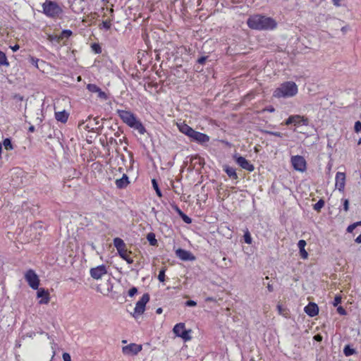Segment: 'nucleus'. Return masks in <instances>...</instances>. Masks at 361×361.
I'll list each match as a JSON object with an SVG mask.
<instances>
[{"label": "nucleus", "mask_w": 361, "mask_h": 361, "mask_svg": "<svg viewBox=\"0 0 361 361\" xmlns=\"http://www.w3.org/2000/svg\"><path fill=\"white\" fill-rule=\"evenodd\" d=\"M247 24L250 28L258 30H274L277 26V23L272 18L259 14L250 16Z\"/></svg>", "instance_id": "obj_1"}, {"label": "nucleus", "mask_w": 361, "mask_h": 361, "mask_svg": "<svg viewBox=\"0 0 361 361\" xmlns=\"http://www.w3.org/2000/svg\"><path fill=\"white\" fill-rule=\"evenodd\" d=\"M116 112L123 123H125L129 127L137 130L140 134H145L146 129L141 121L137 118L135 114L130 111L121 109H118Z\"/></svg>", "instance_id": "obj_2"}, {"label": "nucleus", "mask_w": 361, "mask_h": 361, "mask_svg": "<svg viewBox=\"0 0 361 361\" xmlns=\"http://www.w3.org/2000/svg\"><path fill=\"white\" fill-rule=\"evenodd\" d=\"M298 85L292 81L284 82L277 87L273 96L276 98H288L293 97L298 94Z\"/></svg>", "instance_id": "obj_3"}, {"label": "nucleus", "mask_w": 361, "mask_h": 361, "mask_svg": "<svg viewBox=\"0 0 361 361\" xmlns=\"http://www.w3.org/2000/svg\"><path fill=\"white\" fill-rule=\"evenodd\" d=\"M42 8L44 13L51 18L59 16L63 12L59 5L56 2L51 0H46L45 2L42 4Z\"/></svg>", "instance_id": "obj_4"}, {"label": "nucleus", "mask_w": 361, "mask_h": 361, "mask_svg": "<svg viewBox=\"0 0 361 361\" xmlns=\"http://www.w3.org/2000/svg\"><path fill=\"white\" fill-rule=\"evenodd\" d=\"M149 295L148 293H145L135 304L134 312L133 313V316L134 317H137V316L144 313L146 304L149 302Z\"/></svg>", "instance_id": "obj_5"}, {"label": "nucleus", "mask_w": 361, "mask_h": 361, "mask_svg": "<svg viewBox=\"0 0 361 361\" xmlns=\"http://www.w3.org/2000/svg\"><path fill=\"white\" fill-rule=\"evenodd\" d=\"M25 279L28 285L34 290L38 289L39 279L37 274L32 269L27 270L25 274Z\"/></svg>", "instance_id": "obj_6"}, {"label": "nucleus", "mask_w": 361, "mask_h": 361, "mask_svg": "<svg viewBox=\"0 0 361 361\" xmlns=\"http://www.w3.org/2000/svg\"><path fill=\"white\" fill-rule=\"evenodd\" d=\"M291 164L296 171L304 172L307 169V162L305 158L300 155L293 156L291 157Z\"/></svg>", "instance_id": "obj_7"}, {"label": "nucleus", "mask_w": 361, "mask_h": 361, "mask_svg": "<svg viewBox=\"0 0 361 361\" xmlns=\"http://www.w3.org/2000/svg\"><path fill=\"white\" fill-rule=\"evenodd\" d=\"M173 331L177 336L182 338L185 341L191 339V336L189 335L190 331H187L185 329L183 323L176 324Z\"/></svg>", "instance_id": "obj_8"}, {"label": "nucleus", "mask_w": 361, "mask_h": 361, "mask_svg": "<svg viewBox=\"0 0 361 361\" xmlns=\"http://www.w3.org/2000/svg\"><path fill=\"white\" fill-rule=\"evenodd\" d=\"M235 160L236 163L243 169L247 170L250 172L254 171L255 167L253 164H252L249 161H247L245 157L241 156H234Z\"/></svg>", "instance_id": "obj_9"}, {"label": "nucleus", "mask_w": 361, "mask_h": 361, "mask_svg": "<svg viewBox=\"0 0 361 361\" xmlns=\"http://www.w3.org/2000/svg\"><path fill=\"white\" fill-rule=\"evenodd\" d=\"M107 273L106 268L104 265H99L97 267L92 268L90 271V276L94 279H100L104 275Z\"/></svg>", "instance_id": "obj_10"}, {"label": "nucleus", "mask_w": 361, "mask_h": 361, "mask_svg": "<svg viewBox=\"0 0 361 361\" xmlns=\"http://www.w3.org/2000/svg\"><path fill=\"white\" fill-rule=\"evenodd\" d=\"M142 345L135 343H130L128 345L123 347L122 351L125 355H137L142 350Z\"/></svg>", "instance_id": "obj_11"}, {"label": "nucleus", "mask_w": 361, "mask_h": 361, "mask_svg": "<svg viewBox=\"0 0 361 361\" xmlns=\"http://www.w3.org/2000/svg\"><path fill=\"white\" fill-rule=\"evenodd\" d=\"M176 255L183 261H192L195 259V256L190 252L181 248H178L176 250Z\"/></svg>", "instance_id": "obj_12"}, {"label": "nucleus", "mask_w": 361, "mask_h": 361, "mask_svg": "<svg viewBox=\"0 0 361 361\" xmlns=\"http://www.w3.org/2000/svg\"><path fill=\"white\" fill-rule=\"evenodd\" d=\"M37 290V298H41V300L39 301V303L40 305L48 304L50 300V296L48 290H45L44 288H38Z\"/></svg>", "instance_id": "obj_13"}, {"label": "nucleus", "mask_w": 361, "mask_h": 361, "mask_svg": "<svg viewBox=\"0 0 361 361\" xmlns=\"http://www.w3.org/2000/svg\"><path fill=\"white\" fill-rule=\"evenodd\" d=\"M87 89L92 93H97V97L104 100L107 99L106 94L103 92L97 85L94 84H88L87 85Z\"/></svg>", "instance_id": "obj_14"}, {"label": "nucleus", "mask_w": 361, "mask_h": 361, "mask_svg": "<svg viewBox=\"0 0 361 361\" xmlns=\"http://www.w3.org/2000/svg\"><path fill=\"white\" fill-rule=\"evenodd\" d=\"M345 183V175L344 173L337 172L336 175V187L339 191H343Z\"/></svg>", "instance_id": "obj_15"}, {"label": "nucleus", "mask_w": 361, "mask_h": 361, "mask_svg": "<svg viewBox=\"0 0 361 361\" xmlns=\"http://www.w3.org/2000/svg\"><path fill=\"white\" fill-rule=\"evenodd\" d=\"M305 312L310 317H314L319 312V307L317 304L310 302L305 307Z\"/></svg>", "instance_id": "obj_16"}, {"label": "nucleus", "mask_w": 361, "mask_h": 361, "mask_svg": "<svg viewBox=\"0 0 361 361\" xmlns=\"http://www.w3.org/2000/svg\"><path fill=\"white\" fill-rule=\"evenodd\" d=\"M130 183L128 176L126 174H123L122 178L116 179L115 184L117 188L123 189L126 188Z\"/></svg>", "instance_id": "obj_17"}, {"label": "nucleus", "mask_w": 361, "mask_h": 361, "mask_svg": "<svg viewBox=\"0 0 361 361\" xmlns=\"http://www.w3.org/2000/svg\"><path fill=\"white\" fill-rule=\"evenodd\" d=\"M193 140L197 141L199 143H205L209 140V137L206 134L196 131L192 138Z\"/></svg>", "instance_id": "obj_18"}, {"label": "nucleus", "mask_w": 361, "mask_h": 361, "mask_svg": "<svg viewBox=\"0 0 361 361\" xmlns=\"http://www.w3.org/2000/svg\"><path fill=\"white\" fill-rule=\"evenodd\" d=\"M79 127H82L83 129L87 131H94V129H97V127H95L94 123L91 122L90 116L87 118L85 121H82L79 123Z\"/></svg>", "instance_id": "obj_19"}, {"label": "nucleus", "mask_w": 361, "mask_h": 361, "mask_svg": "<svg viewBox=\"0 0 361 361\" xmlns=\"http://www.w3.org/2000/svg\"><path fill=\"white\" fill-rule=\"evenodd\" d=\"M293 117H294V119L293 120V123L295 126H299V125L307 126L309 123L308 118L305 116H302L300 115H293Z\"/></svg>", "instance_id": "obj_20"}, {"label": "nucleus", "mask_w": 361, "mask_h": 361, "mask_svg": "<svg viewBox=\"0 0 361 361\" xmlns=\"http://www.w3.org/2000/svg\"><path fill=\"white\" fill-rule=\"evenodd\" d=\"M68 116H69L68 113L66 112V111L55 112L56 119L58 121H60L63 123H65L67 122Z\"/></svg>", "instance_id": "obj_21"}, {"label": "nucleus", "mask_w": 361, "mask_h": 361, "mask_svg": "<svg viewBox=\"0 0 361 361\" xmlns=\"http://www.w3.org/2000/svg\"><path fill=\"white\" fill-rule=\"evenodd\" d=\"M306 245V241L304 240H300L298 243V246L300 250V254L302 259H307L308 257V253L305 249Z\"/></svg>", "instance_id": "obj_22"}, {"label": "nucleus", "mask_w": 361, "mask_h": 361, "mask_svg": "<svg viewBox=\"0 0 361 361\" xmlns=\"http://www.w3.org/2000/svg\"><path fill=\"white\" fill-rule=\"evenodd\" d=\"M130 252L128 251L126 248L121 250L120 252H118V254L120 257L126 260L128 264H132L133 262V258L130 257Z\"/></svg>", "instance_id": "obj_23"}, {"label": "nucleus", "mask_w": 361, "mask_h": 361, "mask_svg": "<svg viewBox=\"0 0 361 361\" xmlns=\"http://www.w3.org/2000/svg\"><path fill=\"white\" fill-rule=\"evenodd\" d=\"M114 245L118 250V252L121 250L126 248L124 241L120 238H116L114 239Z\"/></svg>", "instance_id": "obj_24"}, {"label": "nucleus", "mask_w": 361, "mask_h": 361, "mask_svg": "<svg viewBox=\"0 0 361 361\" xmlns=\"http://www.w3.org/2000/svg\"><path fill=\"white\" fill-rule=\"evenodd\" d=\"M224 171L230 178H233V179H238V175L236 173L235 169H233L232 167L226 166L225 168Z\"/></svg>", "instance_id": "obj_25"}, {"label": "nucleus", "mask_w": 361, "mask_h": 361, "mask_svg": "<svg viewBox=\"0 0 361 361\" xmlns=\"http://www.w3.org/2000/svg\"><path fill=\"white\" fill-rule=\"evenodd\" d=\"M0 66H9V62L7 60L5 53L0 51Z\"/></svg>", "instance_id": "obj_26"}, {"label": "nucleus", "mask_w": 361, "mask_h": 361, "mask_svg": "<svg viewBox=\"0 0 361 361\" xmlns=\"http://www.w3.org/2000/svg\"><path fill=\"white\" fill-rule=\"evenodd\" d=\"M147 239L151 245H157V240L154 233H149L147 235Z\"/></svg>", "instance_id": "obj_27"}, {"label": "nucleus", "mask_w": 361, "mask_h": 361, "mask_svg": "<svg viewBox=\"0 0 361 361\" xmlns=\"http://www.w3.org/2000/svg\"><path fill=\"white\" fill-rule=\"evenodd\" d=\"M111 20L112 19L104 20L101 25H99L100 29H104L106 30H109L111 27Z\"/></svg>", "instance_id": "obj_28"}, {"label": "nucleus", "mask_w": 361, "mask_h": 361, "mask_svg": "<svg viewBox=\"0 0 361 361\" xmlns=\"http://www.w3.org/2000/svg\"><path fill=\"white\" fill-rule=\"evenodd\" d=\"M178 127L179 130L181 133H184L185 135L188 133L189 128H190L188 125H187L184 123L178 124Z\"/></svg>", "instance_id": "obj_29"}, {"label": "nucleus", "mask_w": 361, "mask_h": 361, "mask_svg": "<svg viewBox=\"0 0 361 361\" xmlns=\"http://www.w3.org/2000/svg\"><path fill=\"white\" fill-rule=\"evenodd\" d=\"M3 145L6 150L13 149V145L10 138H6L4 140Z\"/></svg>", "instance_id": "obj_30"}, {"label": "nucleus", "mask_w": 361, "mask_h": 361, "mask_svg": "<svg viewBox=\"0 0 361 361\" xmlns=\"http://www.w3.org/2000/svg\"><path fill=\"white\" fill-rule=\"evenodd\" d=\"M324 206V201L319 200L317 203L313 205V209L317 212H320L321 209Z\"/></svg>", "instance_id": "obj_31"}, {"label": "nucleus", "mask_w": 361, "mask_h": 361, "mask_svg": "<svg viewBox=\"0 0 361 361\" xmlns=\"http://www.w3.org/2000/svg\"><path fill=\"white\" fill-rule=\"evenodd\" d=\"M343 353L345 356H350L353 355L355 353V350L353 348H350V345H346L343 349Z\"/></svg>", "instance_id": "obj_32"}, {"label": "nucleus", "mask_w": 361, "mask_h": 361, "mask_svg": "<svg viewBox=\"0 0 361 361\" xmlns=\"http://www.w3.org/2000/svg\"><path fill=\"white\" fill-rule=\"evenodd\" d=\"M152 186L154 188V189L156 191V193L157 195L159 196V197H161L162 196V193L159 188V185H158V183L156 181L155 179H152Z\"/></svg>", "instance_id": "obj_33"}, {"label": "nucleus", "mask_w": 361, "mask_h": 361, "mask_svg": "<svg viewBox=\"0 0 361 361\" xmlns=\"http://www.w3.org/2000/svg\"><path fill=\"white\" fill-rule=\"evenodd\" d=\"M244 240L247 244L252 243V238L249 231H246L244 234Z\"/></svg>", "instance_id": "obj_34"}, {"label": "nucleus", "mask_w": 361, "mask_h": 361, "mask_svg": "<svg viewBox=\"0 0 361 361\" xmlns=\"http://www.w3.org/2000/svg\"><path fill=\"white\" fill-rule=\"evenodd\" d=\"M72 35V31H71L70 30H64L62 31L61 32V36L59 37V39L60 38H63V37H69L71 35Z\"/></svg>", "instance_id": "obj_35"}, {"label": "nucleus", "mask_w": 361, "mask_h": 361, "mask_svg": "<svg viewBox=\"0 0 361 361\" xmlns=\"http://www.w3.org/2000/svg\"><path fill=\"white\" fill-rule=\"evenodd\" d=\"M29 61L35 67H36L37 68H39V67H38V62L39 61V59L30 56L29 59Z\"/></svg>", "instance_id": "obj_36"}, {"label": "nucleus", "mask_w": 361, "mask_h": 361, "mask_svg": "<svg viewBox=\"0 0 361 361\" xmlns=\"http://www.w3.org/2000/svg\"><path fill=\"white\" fill-rule=\"evenodd\" d=\"M180 216L181 217L183 221L186 224H190L192 222V219L184 213H183V214H181Z\"/></svg>", "instance_id": "obj_37"}, {"label": "nucleus", "mask_w": 361, "mask_h": 361, "mask_svg": "<svg viewBox=\"0 0 361 361\" xmlns=\"http://www.w3.org/2000/svg\"><path fill=\"white\" fill-rule=\"evenodd\" d=\"M158 279H159L161 282L164 281V279H165V269H162L159 271V275H158Z\"/></svg>", "instance_id": "obj_38"}, {"label": "nucleus", "mask_w": 361, "mask_h": 361, "mask_svg": "<svg viewBox=\"0 0 361 361\" xmlns=\"http://www.w3.org/2000/svg\"><path fill=\"white\" fill-rule=\"evenodd\" d=\"M355 131L356 133H359L361 131V122L360 121H356L354 126Z\"/></svg>", "instance_id": "obj_39"}, {"label": "nucleus", "mask_w": 361, "mask_h": 361, "mask_svg": "<svg viewBox=\"0 0 361 361\" xmlns=\"http://www.w3.org/2000/svg\"><path fill=\"white\" fill-rule=\"evenodd\" d=\"M341 302V297L340 295H336L335 298H334V302H333V305L334 306H338V304H340Z\"/></svg>", "instance_id": "obj_40"}, {"label": "nucleus", "mask_w": 361, "mask_h": 361, "mask_svg": "<svg viewBox=\"0 0 361 361\" xmlns=\"http://www.w3.org/2000/svg\"><path fill=\"white\" fill-rule=\"evenodd\" d=\"M137 293V289L135 287L131 288L128 291V295L130 297H133Z\"/></svg>", "instance_id": "obj_41"}, {"label": "nucleus", "mask_w": 361, "mask_h": 361, "mask_svg": "<svg viewBox=\"0 0 361 361\" xmlns=\"http://www.w3.org/2000/svg\"><path fill=\"white\" fill-rule=\"evenodd\" d=\"M267 134H269V135H274V136H276V137H281L283 136V134L280 132H274V131H267L266 132Z\"/></svg>", "instance_id": "obj_42"}, {"label": "nucleus", "mask_w": 361, "mask_h": 361, "mask_svg": "<svg viewBox=\"0 0 361 361\" xmlns=\"http://www.w3.org/2000/svg\"><path fill=\"white\" fill-rule=\"evenodd\" d=\"M337 312L339 314L341 315H345L346 314V311L345 310L341 307V306H339L338 308H337Z\"/></svg>", "instance_id": "obj_43"}, {"label": "nucleus", "mask_w": 361, "mask_h": 361, "mask_svg": "<svg viewBox=\"0 0 361 361\" xmlns=\"http://www.w3.org/2000/svg\"><path fill=\"white\" fill-rule=\"evenodd\" d=\"M63 361H71V357L69 353H64L62 355Z\"/></svg>", "instance_id": "obj_44"}, {"label": "nucleus", "mask_w": 361, "mask_h": 361, "mask_svg": "<svg viewBox=\"0 0 361 361\" xmlns=\"http://www.w3.org/2000/svg\"><path fill=\"white\" fill-rule=\"evenodd\" d=\"M195 132L196 131L190 127L185 135L190 137V138H192L193 135L195 133Z\"/></svg>", "instance_id": "obj_45"}, {"label": "nucleus", "mask_w": 361, "mask_h": 361, "mask_svg": "<svg viewBox=\"0 0 361 361\" xmlns=\"http://www.w3.org/2000/svg\"><path fill=\"white\" fill-rule=\"evenodd\" d=\"M195 132L196 131L190 127L185 135L190 137V138H192L193 135L195 133Z\"/></svg>", "instance_id": "obj_46"}, {"label": "nucleus", "mask_w": 361, "mask_h": 361, "mask_svg": "<svg viewBox=\"0 0 361 361\" xmlns=\"http://www.w3.org/2000/svg\"><path fill=\"white\" fill-rule=\"evenodd\" d=\"M343 209L345 212H348L349 209V201L347 199L344 200L343 201Z\"/></svg>", "instance_id": "obj_47"}, {"label": "nucleus", "mask_w": 361, "mask_h": 361, "mask_svg": "<svg viewBox=\"0 0 361 361\" xmlns=\"http://www.w3.org/2000/svg\"><path fill=\"white\" fill-rule=\"evenodd\" d=\"M207 56H201L200 58L198 59L197 62L198 63L203 65L207 61Z\"/></svg>", "instance_id": "obj_48"}, {"label": "nucleus", "mask_w": 361, "mask_h": 361, "mask_svg": "<svg viewBox=\"0 0 361 361\" xmlns=\"http://www.w3.org/2000/svg\"><path fill=\"white\" fill-rule=\"evenodd\" d=\"M185 305L188 307H195L197 305V302H195L194 300H188L185 302Z\"/></svg>", "instance_id": "obj_49"}, {"label": "nucleus", "mask_w": 361, "mask_h": 361, "mask_svg": "<svg viewBox=\"0 0 361 361\" xmlns=\"http://www.w3.org/2000/svg\"><path fill=\"white\" fill-rule=\"evenodd\" d=\"M356 228V225H355L354 224H350L348 226L347 228V232L348 233H352L353 231Z\"/></svg>", "instance_id": "obj_50"}, {"label": "nucleus", "mask_w": 361, "mask_h": 361, "mask_svg": "<svg viewBox=\"0 0 361 361\" xmlns=\"http://www.w3.org/2000/svg\"><path fill=\"white\" fill-rule=\"evenodd\" d=\"M294 119V117L293 116H290L288 119L285 121V124L288 126L290 124L293 123V120Z\"/></svg>", "instance_id": "obj_51"}, {"label": "nucleus", "mask_w": 361, "mask_h": 361, "mask_svg": "<svg viewBox=\"0 0 361 361\" xmlns=\"http://www.w3.org/2000/svg\"><path fill=\"white\" fill-rule=\"evenodd\" d=\"M173 208L179 214V216L183 214V212L180 209V208L177 205L173 206Z\"/></svg>", "instance_id": "obj_52"}, {"label": "nucleus", "mask_w": 361, "mask_h": 361, "mask_svg": "<svg viewBox=\"0 0 361 361\" xmlns=\"http://www.w3.org/2000/svg\"><path fill=\"white\" fill-rule=\"evenodd\" d=\"M322 336H321L320 334H317L314 336V339L316 341H322Z\"/></svg>", "instance_id": "obj_53"}, {"label": "nucleus", "mask_w": 361, "mask_h": 361, "mask_svg": "<svg viewBox=\"0 0 361 361\" xmlns=\"http://www.w3.org/2000/svg\"><path fill=\"white\" fill-rule=\"evenodd\" d=\"M93 49H94V50L95 51L96 53H100L101 52V48L99 47V45L94 44L93 45Z\"/></svg>", "instance_id": "obj_54"}, {"label": "nucleus", "mask_w": 361, "mask_h": 361, "mask_svg": "<svg viewBox=\"0 0 361 361\" xmlns=\"http://www.w3.org/2000/svg\"><path fill=\"white\" fill-rule=\"evenodd\" d=\"M342 0H332V2L334 4V5H335L336 6H341V1Z\"/></svg>", "instance_id": "obj_55"}, {"label": "nucleus", "mask_w": 361, "mask_h": 361, "mask_svg": "<svg viewBox=\"0 0 361 361\" xmlns=\"http://www.w3.org/2000/svg\"><path fill=\"white\" fill-rule=\"evenodd\" d=\"M264 111H267L269 112H274L275 111V109L273 106H268L267 107Z\"/></svg>", "instance_id": "obj_56"}, {"label": "nucleus", "mask_w": 361, "mask_h": 361, "mask_svg": "<svg viewBox=\"0 0 361 361\" xmlns=\"http://www.w3.org/2000/svg\"><path fill=\"white\" fill-rule=\"evenodd\" d=\"M11 48L13 50V51H16L17 50L19 49L20 47L18 44H15L14 46L11 47Z\"/></svg>", "instance_id": "obj_57"}, {"label": "nucleus", "mask_w": 361, "mask_h": 361, "mask_svg": "<svg viewBox=\"0 0 361 361\" xmlns=\"http://www.w3.org/2000/svg\"><path fill=\"white\" fill-rule=\"evenodd\" d=\"M355 243H361V234L359 235L355 240Z\"/></svg>", "instance_id": "obj_58"}, {"label": "nucleus", "mask_w": 361, "mask_h": 361, "mask_svg": "<svg viewBox=\"0 0 361 361\" xmlns=\"http://www.w3.org/2000/svg\"><path fill=\"white\" fill-rule=\"evenodd\" d=\"M267 289H268V290L269 292H273L274 291V288H273L272 285H271L269 283L267 286Z\"/></svg>", "instance_id": "obj_59"}, {"label": "nucleus", "mask_w": 361, "mask_h": 361, "mask_svg": "<svg viewBox=\"0 0 361 361\" xmlns=\"http://www.w3.org/2000/svg\"><path fill=\"white\" fill-rule=\"evenodd\" d=\"M99 124V121L97 119V118H94V125L95 126V127H97V126Z\"/></svg>", "instance_id": "obj_60"}, {"label": "nucleus", "mask_w": 361, "mask_h": 361, "mask_svg": "<svg viewBox=\"0 0 361 361\" xmlns=\"http://www.w3.org/2000/svg\"><path fill=\"white\" fill-rule=\"evenodd\" d=\"M35 128L33 126H30L29 128V132L33 133L35 131Z\"/></svg>", "instance_id": "obj_61"}, {"label": "nucleus", "mask_w": 361, "mask_h": 361, "mask_svg": "<svg viewBox=\"0 0 361 361\" xmlns=\"http://www.w3.org/2000/svg\"><path fill=\"white\" fill-rule=\"evenodd\" d=\"M156 312H157V314L162 313V308L161 307L157 308V310H156Z\"/></svg>", "instance_id": "obj_62"}, {"label": "nucleus", "mask_w": 361, "mask_h": 361, "mask_svg": "<svg viewBox=\"0 0 361 361\" xmlns=\"http://www.w3.org/2000/svg\"><path fill=\"white\" fill-rule=\"evenodd\" d=\"M109 11H110V13H111V19H112V20H113V17H114V16H113L114 9H113V8H110Z\"/></svg>", "instance_id": "obj_63"}, {"label": "nucleus", "mask_w": 361, "mask_h": 361, "mask_svg": "<svg viewBox=\"0 0 361 361\" xmlns=\"http://www.w3.org/2000/svg\"><path fill=\"white\" fill-rule=\"evenodd\" d=\"M355 225H356V227L358 226H361V221L354 223Z\"/></svg>", "instance_id": "obj_64"}]
</instances>
